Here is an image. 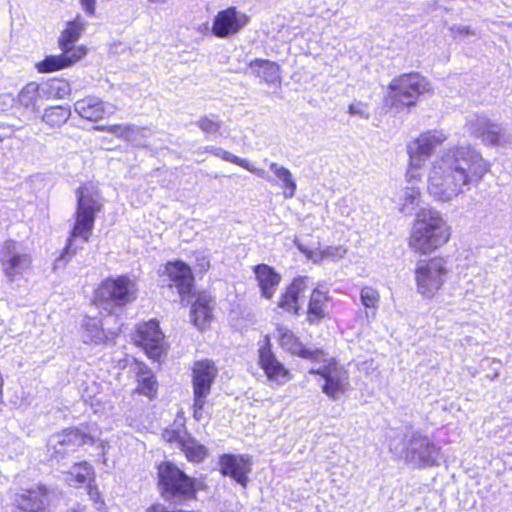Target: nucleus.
Segmentation results:
<instances>
[{"label":"nucleus","instance_id":"nucleus-1","mask_svg":"<svg viewBox=\"0 0 512 512\" xmlns=\"http://www.w3.org/2000/svg\"><path fill=\"white\" fill-rule=\"evenodd\" d=\"M488 170V163L470 145L449 149L432 163L428 192L438 201L450 202L477 185Z\"/></svg>","mask_w":512,"mask_h":512},{"label":"nucleus","instance_id":"nucleus-2","mask_svg":"<svg viewBox=\"0 0 512 512\" xmlns=\"http://www.w3.org/2000/svg\"><path fill=\"white\" fill-rule=\"evenodd\" d=\"M76 196L77 208L75 223L64 251L54 261V271L63 269L76 254V249L72 248L74 238L81 237L84 242H88L89 236L94 228L96 214L102 207L99 195L92 184H85L79 187L76 190Z\"/></svg>","mask_w":512,"mask_h":512},{"label":"nucleus","instance_id":"nucleus-3","mask_svg":"<svg viewBox=\"0 0 512 512\" xmlns=\"http://www.w3.org/2000/svg\"><path fill=\"white\" fill-rule=\"evenodd\" d=\"M451 236V228L440 211L422 208L412 224L409 246L420 254H430L445 245Z\"/></svg>","mask_w":512,"mask_h":512},{"label":"nucleus","instance_id":"nucleus-4","mask_svg":"<svg viewBox=\"0 0 512 512\" xmlns=\"http://www.w3.org/2000/svg\"><path fill=\"white\" fill-rule=\"evenodd\" d=\"M430 89L429 81L420 73H404L390 82L384 104L390 111L400 113L415 106L419 96Z\"/></svg>","mask_w":512,"mask_h":512},{"label":"nucleus","instance_id":"nucleus-5","mask_svg":"<svg viewBox=\"0 0 512 512\" xmlns=\"http://www.w3.org/2000/svg\"><path fill=\"white\" fill-rule=\"evenodd\" d=\"M197 481L186 475L171 462H163L158 466V485L161 496L169 501L192 499L196 495Z\"/></svg>","mask_w":512,"mask_h":512},{"label":"nucleus","instance_id":"nucleus-6","mask_svg":"<svg viewBox=\"0 0 512 512\" xmlns=\"http://www.w3.org/2000/svg\"><path fill=\"white\" fill-rule=\"evenodd\" d=\"M0 263L5 277L14 282L31 272L33 258L23 243L7 240L0 249Z\"/></svg>","mask_w":512,"mask_h":512},{"label":"nucleus","instance_id":"nucleus-7","mask_svg":"<svg viewBox=\"0 0 512 512\" xmlns=\"http://www.w3.org/2000/svg\"><path fill=\"white\" fill-rule=\"evenodd\" d=\"M217 374V367L214 362L208 359L196 361L193 365V417L197 421H201L204 417V408L207 404V397L211 393V387Z\"/></svg>","mask_w":512,"mask_h":512},{"label":"nucleus","instance_id":"nucleus-8","mask_svg":"<svg viewBox=\"0 0 512 512\" xmlns=\"http://www.w3.org/2000/svg\"><path fill=\"white\" fill-rule=\"evenodd\" d=\"M447 274V262L444 258L419 261L415 270L417 291L425 298L434 297L443 286Z\"/></svg>","mask_w":512,"mask_h":512},{"label":"nucleus","instance_id":"nucleus-9","mask_svg":"<svg viewBox=\"0 0 512 512\" xmlns=\"http://www.w3.org/2000/svg\"><path fill=\"white\" fill-rule=\"evenodd\" d=\"M136 284L126 276L104 280L95 292L99 305L125 306L136 299Z\"/></svg>","mask_w":512,"mask_h":512},{"label":"nucleus","instance_id":"nucleus-10","mask_svg":"<svg viewBox=\"0 0 512 512\" xmlns=\"http://www.w3.org/2000/svg\"><path fill=\"white\" fill-rule=\"evenodd\" d=\"M405 460L415 468L439 465L440 448L420 432H412L407 440Z\"/></svg>","mask_w":512,"mask_h":512},{"label":"nucleus","instance_id":"nucleus-11","mask_svg":"<svg viewBox=\"0 0 512 512\" xmlns=\"http://www.w3.org/2000/svg\"><path fill=\"white\" fill-rule=\"evenodd\" d=\"M94 442L95 437L91 433H85L78 428H67L49 437L47 452L51 459L59 462L80 446Z\"/></svg>","mask_w":512,"mask_h":512},{"label":"nucleus","instance_id":"nucleus-12","mask_svg":"<svg viewBox=\"0 0 512 512\" xmlns=\"http://www.w3.org/2000/svg\"><path fill=\"white\" fill-rule=\"evenodd\" d=\"M324 359V365L318 369H310L309 374L321 376L324 380V384L321 386L322 392L329 399L337 401L350 387L349 373L336 361H327L325 354Z\"/></svg>","mask_w":512,"mask_h":512},{"label":"nucleus","instance_id":"nucleus-13","mask_svg":"<svg viewBox=\"0 0 512 512\" xmlns=\"http://www.w3.org/2000/svg\"><path fill=\"white\" fill-rule=\"evenodd\" d=\"M447 139V135L441 130H431L422 133L417 139L408 145L410 157V168L408 176L415 177V171L420 169L426 158L431 155L433 150L441 145Z\"/></svg>","mask_w":512,"mask_h":512},{"label":"nucleus","instance_id":"nucleus-14","mask_svg":"<svg viewBox=\"0 0 512 512\" xmlns=\"http://www.w3.org/2000/svg\"><path fill=\"white\" fill-rule=\"evenodd\" d=\"M447 139V135L441 130H431L422 133L417 139L408 145L410 157V168L408 176L415 177V171L420 169L426 158L431 155L433 150L441 145Z\"/></svg>","mask_w":512,"mask_h":512},{"label":"nucleus","instance_id":"nucleus-15","mask_svg":"<svg viewBox=\"0 0 512 512\" xmlns=\"http://www.w3.org/2000/svg\"><path fill=\"white\" fill-rule=\"evenodd\" d=\"M160 277L161 287L170 290L175 288L181 300L190 295L194 277L191 268L184 262H168Z\"/></svg>","mask_w":512,"mask_h":512},{"label":"nucleus","instance_id":"nucleus-16","mask_svg":"<svg viewBox=\"0 0 512 512\" xmlns=\"http://www.w3.org/2000/svg\"><path fill=\"white\" fill-rule=\"evenodd\" d=\"M249 18L235 7L219 11L213 19L212 34L220 39L237 34L247 25Z\"/></svg>","mask_w":512,"mask_h":512},{"label":"nucleus","instance_id":"nucleus-17","mask_svg":"<svg viewBox=\"0 0 512 512\" xmlns=\"http://www.w3.org/2000/svg\"><path fill=\"white\" fill-rule=\"evenodd\" d=\"M137 342L143 347L146 354L154 360H159L166 354L164 335L160 331L158 322L154 320L139 326Z\"/></svg>","mask_w":512,"mask_h":512},{"label":"nucleus","instance_id":"nucleus-18","mask_svg":"<svg viewBox=\"0 0 512 512\" xmlns=\"http://www.w3.org/2000/svg\"><path fill=\"white\" fill-rule=\"evenodd\" d=\"M219 465L223 475L230 476L243 488H246L248 474L251 472L249 456L224 454L220 457Z\"/></svg>","mask_w":512,"mask_h":512},{"label":"nucleus","instance_id":"nucleus-19","mask_svg":"<svg viewBox=\"0 0 512 512\" xmlns=\"http://www.w3.org/2000/svg\"><path fill=\"white\" fill-rule=\"evenodd\" d=\"M470 126L474 136L487 146H503L506 143L504 129L486 117L477 116Z\"/></svg>","mask_w":512,"mask_h":512},{"label":"nucleus","instance_id":"nucleus-20","mask_svg":"<svg viewBox=\"0 0 512 512\" xmlns=\"http://www.w3.org/2000/svg\"><path fill=\"white\" fill-rule=\"evenodd\" d=\"M259 364L270 381L284 384L289 380V372L271 351V344L268 338L265 339L264 344L259 348Z\"/></svg>","mask_w":512,"mask_h":512},{"label":"nucleus","instance_id":"nucleus-21","mask_svg":"<svg viewBox=\"0 0 512 512\" xmlns=\"http://www.w3.org/2000/svg\"><path fill=\"white\" fill-rule=\"evenodd\" d=\"M74 110L83 119L98 121L105 115H112L116 107L111 103L102 101L98 97L87 96L74 103Z\"/></svg>","mask_w":512,"mask_h":512},{"label":"nucleus","instance_id":"nucleus-22","mask_svg":"<svg viewBox=\"0 0 512 512\" xmlns=\"http://www.w3.org/2000/svg\"><path fill=\"white\" fill-rule=\"evenodd\" d=\"M50 491L43 485L15 495L14 502L25 512H45L49 502Z\"/></svg>","mask_w":512,"mask_h":512},{"label":"nucleus","instance_id":"nucleus-23","mask_svg":"<svg viewBox=\"0 0 512 512\" xmlns=\"http://www.w3.org/2000/svg\"><path fill=\"white\" fill-rule=\"evenodd\" d=\"M307 280V277L295 278L281 294L278 301V307L285 312L292 313L293 315H299V297L307 288Z\"/></svg>","mask_w":512,"mask_h":512},{"label":"nucleus","instance_id":"nucleus-24","mask_svg":"<svg viewBox=\"0 0 512 512\" xmlns=\"http://www.w3.org/2000/svg\"><path fill=\"white\" fill-rule=\"evenodd\" d=\"M261 296L265 299H271L281 282V275L267 264H258L253 267Z\"/></svg>","mask_w":512,"mask_h":512},{"label":"nucleus","instance_id":"nucleus-25","mask_svg":"<svg viewBox=\"0 0 512 512\" xmlns=\"http://www.w3.org/2000/svg\"><path fill=\"white\" fill-rule=\"evenodd\" d=\"M63 479L71 487H80L87 484L90 496L94 498V495H97V491H94L91 487V482L94 481V469L86 461L75 463L68 471L63 473Z\"/></svg>","mask_w":512,"mask_h":512},{"label":"nucleus","instance_id":"nucleus-26","mask_svg":"<svg viewBox=\"0 0 512 512\" xmlns=\"http://www.w3.org/2000/svg\"><path fill=\"white\" fill-rule=\"evenodd\" d=\"M86 26V22L84 19L78 15L73 21L67 23L66 28L61 33L59 37V46L63 52H69L72 54L73 52L82 53V56L85 54V51L82 48L75 49L74 44L78 41L80 35L84 31Z\"/></svg>","mask_w":512,"mask_h":512},{"label":"nucleus","instance_id":"nucleus-27","mask_svg":"<svg viewBox=\"0 0 512 512\" xmlns=\"http://www.w3.org/2000/svg\"><path fill=\"white\" fill-rule=\"evenodd\" d=\"M328 301L327 291H322L318 287L313 289L307 309V321L309 324L317 325L328 316Z\"/></svg>","mask_w":512,"mask_h":512},{"label":"nucleus","instance_id":"nucleus-28","mask_svg":"<svg viewBox=\"0 0 512 512\" xmlns=\"http://www.w3.org/2000/svg\"><path fill=\"white\" fill-rule=\"evenodd\" d=\"M101 319L96 317H86L82 323V340L86 344L99 345L112 339L116 334L114 332L106 333Z\"/></svg>","mask_w":512,"mask_h":512},{"label":"nucleus","instance_id":"nucleus-29","mask_svg":"<svg viewBox=\"0 0 512 512\" xmlns=\"http://www.w3.org/2000/svg\"><path fill=\"white\" fill-rule=\"evenodd\" d=\"M409 183L399 196V211L405 215H411L421 202V191L416 183L420 181V175L415 171V177L410 178L407 175Z\"/></svg>","mask_w":512,"mask_h":512},{"label":"nucleus","instance_id":"nucleus-30","mask_svg":"<svg viewBox=\"0 0 512 512\" xmlns=\"http://www.w3.org/2000/svg\"><path fill=\"white\" fill-rule=\"evenodd\" d=\"M248 69L255 77L267 84L279 83L281 80L280 67L276 62L265 59H254L249 63Z\"/></svg>","mask_w":512,"mask_h":512},{"label":"nucleus","instance_id":"nucleus-31","mask_svg":"<svg viewBox=\"0 0 512 512\" xmlns=\"http://www.w3.org/2000/svg\"><path fill=\"white\" fill-rule=\"evenodd\" d=\"M82 58V53L63 52L60 55H50L44 60L36 64V68L40 73H51L71 66Z\"/></svg>","mask_w":512,"mask_h":512},{"label":"nucleus","instance_id":"nucleus-32","mask_svg":"<svg viewBox=\"0 0 512 512\" xmlns=\"http://www.w3.org/2000/svg\"><path fill=\"white\" fill-rule=\"evenodd\" d=\"M205 151L213 154L216 157L221 158L224 161L239 165L242 168L246 169L247 171L257 175L258 177H260L262 179H265L266 181H268L270 183H274V179L272 177L268 176L265 170L255 167L247 159L240 158V157L224 150L221 147L208 146L205 148Z\"/></svg>","mask_w":512,"mask_h":512},{"label":"nucleus","instance_id":"nucleus-33","mask_svg":"<svg viewBox=\"0 0 512 512\" xmlns=\"http://www.w3.org/2000/svg\"><path fill=\"white\" fill-rule=\"evenodd\" d=\"M281 344L287 347L292 353L299 355L302 358L309 359L315 362L325 361L324 352L320 349H309L302 347L297 341L294 334L290 331H285L281 336Z\"/></svg>","mask_w":512,"mask_h":512},{"label":"nucleus","instance_id":"nucleus-34","mask_svg":"<svg viewBox=\"0 0 512 512\" xmlns=\"http://www.w3.org/2000/svg\"><path fill=\"white\" fill-rule=\"evenodd\" d=\"M137 391L153 398L157 391V382L152 371L143 363H136Z\"/></svg>","mask_w":512,"mask_h":512},{"label":"nucleus","instance_id":"nucleus-35","mask_svg":"<svg viewBox=\"0 0 512 512\" xmlns=\"http://www.w3.org/2000/svg\"><path fill=\"white\" fill-rule=\"evenodd\" d=\"M269 169L275 175L277 180L281 182L284 198H293L297 190V184L291 171L276 162H270Z\"/></svg>","mask_w":512,"mask_h":512},{"label":"nucleus","instance_id":"nucleus-36","mask_svg":"<svg viewBox=\"0 0 512 512\" xmlns=\"http://www.w3.org/2000/svg\"><path fill=\"white\" fill-rule=\"evenodd\" d=\"M212 311L210 306V299L203 295L199 296L193 303L191 308V318L199 329H203L206 324L211 320Z\"/></svg>","mask_w":512,"mask_h":512},{"label":"nucleus","instance_id":"nucleus-37","mask_svg":"<svg viewBox=\"0 0 512 512\" xmlns=\"http://www.w3.org/2000/svg\"><path fill=\"white\" fill-rule=\"evenodd\" d=\"M43 89L36 82L26 84L18 94V102L25 109L38 112L37 104L41 99Z\"/></svg>","mask_w":512,"mask_h":512},{"label":"nucleus","instance_id":"nucleus-38","mask_svg":"<svg viewBox=\"0 0 512 512\" xmlns=\"http://www.w3.org/2000/svg\"><path fill=\"white\" fill-rule=\"evenodd\" d=\"M360 300L362 305L366 308V318L374 320L380 302L378 290L371 286L363 287L360 291Z\"/></svg>","mask_w":512,"mask_h":512},{"label":"nucleus","instance_id":"nucleus-39","mask_svg":"<svg viewBox=\"0 0 512 512\" xmlns=\"http://www.w3.org/2000/svg\"><path fill=\"white\" fill-rule=\"evenodd\" d=\"M180 450L185 454L188 461L195 463L202 462L208 453L207 448L191 435H189L185 443L182 444Z\"/></svg>","mask_w":512,"mask_h":512},{"label":"nucleus","instance_id":"nucleus-40","mask_svg":"<svg viewBox=\"0 0 512 512\" xmlns=\"http://www.w3.org/2000/svg\"><path fill=\"white\" fill-rule=\"evenodd\" d=\"M70 116L71 110L68 106H54L45 110L42 120L51 127H59L66 123Z\"/></svg>","mask_w":512,"mask_h":512},{"label":"nucleus","instance_id":"nucleus-41","mask_svg":"<svg viewBox=\"0 0 512 512\" xmlns=\"http://www.w3.org/2000/svg\"><path fill=\"white\" fill-rule=\"evenodd\" d=\"M188 436L189 434L185 430L184 425H179L176 428L165 429L162 433L163 440L175 445L179 449H181L182 444L185 443Z\"/></svg>","mask_w":512,"mask_h":512},{"label":"nucleus","instance_id":"nucleus-42","mask_svg":"<svg viewBox=\"0 0 512 512\" xmlns=\"http://www.w3.org/2000/svg\"><path fill=\"white\" fill-rule=\"evenodd\" d=\"M196 125L206 134L215 135L219 132L222 127V121L218 116L210 114L201 116Z\"/></svg>","mask_w":512,"mask_h":512},{"label":"nucleus","instance_id":"nucleus-43","mask_svg":"<svg viewBox=\"0 0 512 512\" xmlns=\"http://www.w3.org/2000/svg\"><path fill=\"white\" fill-rule=\"evenodd\" d=\"M348 113L351 116H356L361 119H369L370 118V108L367 102L362 101H353L348 107Z\"/></svg>","mask_w":512,"mask_h":512},{"label":"nucleus","instance_id":"nucleus-44","mask_svg":"<svg viewBox=\"0 0 512 512\" xmlns=\"http://www.w3.org/2000/svg\"><path fill=\"white\" fill-rule=\"evenodd\" d=\"M346 253L347 249L343 246H328L321 250L320 258L337 261L344 258Z\"/></svg>","mask_w":512,"mask_h":512},{"label":"nucleus","instance_id":"nucleus-45","mask_svg":"<svg viewBox=\"0 0 512 512\" xmlns=\"http://www.w3.org/2000/svg\"><path fill=\"white\" fill-rule=\"evenodd\" d=\"M96 129L99 131L109 132L119 137H127L129 132H132L134 130L133 126L122 124H115L111 126H97Z\"/></svg>","mask_w":512,"mask_h":512},{"label":"nucleus","instance_id":"nucleus-46","mask_svg":"<svg viewBox=\"0 0 512 512\" xmlns=\"http://www.w3.org/2000/svg\"><path fill=\"white\" fill-rule=\"evenodd\" d=\"M99 393L100 385L93 381L90 384H87L85 388H83L82 398L85 402H90L93 405L94 400Z\"/></svg>","mask_w":512,"mask_h":512},{"label":"nucleus","instance_id":"nucleus-47","mask_svg":"<svg viewBox=\"0 0 512 512\" xmlns=\"http://www.w3.org/2000/svg\"><path fill=\"white\" fill-rule=\"evenodd\" d=\"M451 31L453 34L460 36L477 35L475 30H473L470 26L466 25H455L451 28Z\"/></svg>","mask_w":512,"mask_h":512},{"label":"nucleus","instance_id":"nucleus-48","mask_svg":"<svg viewBox=\"0 0 512 512\" xmlns=\"http://www.w3.org/2000/svg\"><path fill=\"white\" fill-rule=\"evenodd\" d=\"M297 246H298L299 250L302 251L307 256V258L312 260L314 263H318V262L324 260V258H320L321 250L311 251V250L305 249L301 245H297Z\"/></svg>","mask_w":512,"mask_h":512},{"label":"nucleus","instance_id":"nucleus-49","mask_svg":"<svg viewBox=\"0 0 512 512\" xmlns=\"http://www.w3.org/2000/svg\"><path fill=\"white\" fill-rule=\"evenodd\" d=\"M80 3L87 15L93 16L95 14L96 0H80Z\"/></svg>","mask_w":512,"mask_h":512},{"label":"nucleus","instance_id":"nucleus-50","mask_svg":"<svg viewBox=\"0 0 512 512\" xmlns=\"http://www.w3.org/2000/svg\"><path fill=\"white\" fill-rule=\"evenodd\" d=\"M67 512H83V508L78 505L77 507L70 508Z\"/></svg>","mask_w":512,"mask_h":512},{"label":"nucleus","instance_id":"nucleus-51","mask_svg":"<svg viewBox=\"0 0 512 512\" xmlns=\"http://www.w3.org/2000/svg\"><path fill=\"white\" fill-rule=\"evenodd\" d=\"M149 2H152V3H159V4H164L166 3L168 0H148Z\"/></svg>","mask_w":512,"mask_h":512}]
</instances>
